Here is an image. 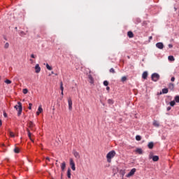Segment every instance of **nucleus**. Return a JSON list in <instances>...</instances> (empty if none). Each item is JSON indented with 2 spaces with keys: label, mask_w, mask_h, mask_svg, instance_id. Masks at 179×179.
Returning a JSON list of instances; mask_svg holds the SVG:
<instances>
[{
  "label": "nucleus",
  "mask_w": 179,
  "mask_h": 179,
  "mask_svg": "<svg viewBox=\"0 0 179 179\" xmlns=\"http://www.w3.org/2000/svg\"><path fill=\"white\" fill-rule=\"evenodd\" d=\"M14 108H15V110H17V111H18L17 115H18V117H20V115H22V111L23 110L22 107V103L17 102V105L15 106Z\"/></svg>",
  "instance_id": "1"
},
{
  "label": "nucleus",
  "mask_w": 179,
  "mask_h": 179,
  "mask_svg": "<svg viewBox=\"0 0 179 179\" xmlns=\"http://www.w3.org/2000/svg\"><path fill=\"white\" fill-rule=\"evenodd\" d=\"M114 156H115V151L114 150H112L107 154L106 159L108 163H111V159L113 157H114Z\"/></svg>",
  "instance_id": "2"
},
{
  "label": "nucleus",
  "mask_w": 179,
  "mask_h": 179,
  "mask_svg": "<svg viewBox=\"0 0 179 179\" xmlns=\"http://www.w3.org/2000/svg\"><path fill=\"white\" fill-rule=\"evenodd\" d=\"M151 78L153 82H157V80L160 79V76L158 73H155L152 74Z\"/></svg>",
  "instance_id": "3"
},
{
  "label": "nucleus",
  "mask_w": 179,
  "mask_h": 179,
  "mask_svg": "<svg viewBox=\"0 0 179 179\" xmlns=\"http://www.w3.org/2000/svg\"><path fill=\"white\" fill-rule=\"evenodd\" d=\"M69 162L71 169L73 170V171H75V170H76V167L75 166V162L73 161V159L70 158Z\"/></svg>",
  "instance_id": "4"
},
{
  "label": "nucleus",
  "mask_w": 179,
  "mask_h": 179,
  "mask_svg": "<svg viewBox=\"0 0 179 179\" xmlns=\"http://www.w3.org/2000/svg\"><path fill=\"white\" fill-rule=\"evenodd\" d=\"M28 127L29 128H30L31 131H36V129L34 128V127H36V124H34L33 122L29 121L28 123Z\"/></svg>",
  "instance_id": "5"
},
{
  "label": "nucleus",
  "mask_w": 179,
  "mask_h": 179,
  "mask_svg": "<svg viewBox=\"0 0 179 179\" xmlns=\"http://www.w3.org/2000/svg\"><path fill=\"white\" fill-rule=\"evenodd\" d=\"M135 173H136V169L134 168L132 169L130 172L126 176V177L129 178V177H132V176H134V174H135Z\"/></svg>",
  "instance_id": "6"
},
{
  "label": "nucleus",
  "mask_w": 179,
  "mask_h": 179,
  "mask_svg": "<svg viewBox=\"0 0 179 179\" xmlns=\"http://www.w3.org/2000/svg\"><path fill=\"white\" fill-rule=\"evenodd\" d=\"M68 104H69V111H72V99L71 97L68 98Z\"/></svg>",
  "instance_id": "7"
},
{
  "label": "nucleus",
  "mask_w": 179,
  "mask_h": 179,
  "mask_svg": "<svg viewBox=\"0 0 179 179\" xmlns=\"http://www.w3.org/2000/svg\"><path fill=\"white\" fill-rule=\"evenodd\" d=\"M157 48H159V50H163L164 48V45L162 42H159L156 43Z\"/></svg>",
  "instance_id": "8"
},
{
  "label": "nucleus",
  "mask_w": 179,
  "mask_h": 179,
  "mask_svg": "<svg viewBox=\"0 0 179 179\" xmlns=\"http://www.w3.org/2000/svg\"><path fill=\"white\" fill-rule=\"evenodd\" d=\"M41 71V68L40 67L39 64H36L35 66V72L36 73H40V71Z\"/></svg>",
  "instance_id": "9"
},
{
  "label": "nucleus",
  "mask_w": 179,
  "mask_h": 179,
  "mask_svg": "<svg viewBox=\"0 0 179 179\" xmlns=\"http://www.w3.org/2000/svg\"><path fill=\"white\" fill-rule=\"evenodd\" d=\"M73 155L76 157V159H80V155L76 150L73 151Z\"/></svg>",
  "instance_id": "10"
},
{
  "label": "nucleus",
  "mask_w": 179,
  "mask_h": 179,
  "mask_svg": "<svg viewBox=\"0 0 179 179\" xmlns=\"http://www.w3.org/2000/svg\"><path fill=\"white\" fill-rule=\"evenodd\" d=\"M88 78L90 79V83L91 85H93V83H94V79L93 78V76H92V75H88Z\"/></svg>",
  "instance_id": "11"
},
{
  "label": "nucleus",
  "mask_w": 179,
  "mask_h": 179,
  "mask_svg": "<svg viewBox=\"0 0 179 179\" xmlns=\"http://www.w3.org/2000/svg\"><path fill=\"white\" fill-rule=\"evenodd\" d=\"M60 90H61V94L62 96H64V83L62 81L60 82Z\"/></svg>",
  "instance_id": "12"
},
{
  "label": "nucleus",
  "mask_w": 179,
  "mask_h": 179,
  "mask_svg": "<svg viewBox=\"0 0 179 179\" xmlns=\"http://www.w3.org/2000/svg\"><path fill=\"white\" fill-rule=\"evenodd\" d=\"M66 167V164L65 163V162H62L61 165L62 171H64Z\"/></svg>",
  "instance_id": "13"
},
{
  "label": "nucleus",
  "mask_w": 179,
  "mask_h": 179,
  "mask_svg": "<svg viewBox=\"0 0 179 179\" xmlns=\"http://www.w3.org/2000/svg\"><path fill=\"white\" fill-rule=\"evenodd\" d=\"M143 79H148V71H144L142 74Z\"/></svg>",
  "instance_id": "14"
},
{
  "label": "nucleus",
  "mask_w": 179,
  "mask_h": 179,
  "mask_svg": "<svg viewBox=\"0 0 179 179\" xmlns=\"http://www.w3.org/2000/svg\"><path fill=\"white\" fill-rule=\"evenodd\" d=\"M127 36L129 38H132L134 37V33L131 31L127 32Z\"/></svg>",
  "instance_id": "15"
},
{
  "label": "nucleus",
  "mask_w": 179,
  "mask_h": 179,
  "mask_svg": "<svg viewBox=\"0 0 179 179\" xmlns=\"http://www.w3.org/2000/svg\"><path fill=\"white\" fill-rule=\"evenodd\" d=\"M27 133H28V136L29 138V139H31V141L32 142H34V141L33 139H31V133H30V130L29 129H27Z\"/></svg>",
  "instance_id": "16"
},
{
  "label": "nucleus",
  "mask_w": 179,
  "mask_h": 179,
  "mask_svg": "<svg viewBox=\"0 0 179 179\" xmlns=\"http://www.w3.org/2000/svg\"><path fill=\"white\" fill-rule=\"evenodd\" d=\"M136 153H138V155H142L143 153V151L142 150V148H137L136 150Z\"/></svg>",
  "instance_id": "17"
},
{
  "label": "nucleus",
  "mask_w": 179,
  "mask_h": 179,
  "mask_svg": "<svg viewBox=\"0 0 179 179\" xmlns=\"http://www.w3.org/2000/svg\"><path fill=\"white\" fill-rule=\"evenodd\" d=\"M153 162H158L159 161V156L155 155L152 157Z\"/></svg>",
  "instance_id": "18"
},
{
  "label": "nucleus",
  "mask_w": 179,
  "mask_h": 179,
  "mask_svg": "<svg viewBox=\"0 0 179 179\" xmlns=\"http://www.w3.org/2000/svg\"><path fill=\"white\" fill-rule=\"evenodd\" d=\"M149 149H153L154 143L153 142H150L148 145Z\"/></svg>",
  "instance_id": "19"
},
{
  "label": "nucleus",
  "mask_w": 179,
  "mask_h": 179,
  "mask_svg": "<svg viewBox=\"0 0 179 179\" xmlns=\"http://www.w3.org/2000/svg\"><path fill=\"white\" fill-rule=\"evenodd\" d=\"M162 93H163V94H167V93H169V89H167V88H164V89L162 90Z\"/></svg>",
  "instance_id": "20"
},
{
  "label": "nucleus",
  "mask_w": 179,
  "mask_h": 179,
  "mask_svg": "<svg viewBox=\"0 0 179 179\" xmlns=\"http://www.w3.org/2000/svg\"><path fill=\"white\" fill-rule=\"evenodd\" d=\"M67 177L68 178H71V169L67 170Z\"/></svg>",
  "instance_id": "21"
},
{
  "label": "nucleus",
  "mask_w": 179,
  "mask_h": 179,
  "mask_svg": "<svg viewBox=\"0 0 179 179\" xmlns=\"http://www.w3.org/2000/svg\"><path fill=\"white\" fill-rule=\"evenodd\" d=\"M46 68L48 71H52V67H51L48 64H46Z\"/></svg>",
  "instance_id": "22"
},
{
  "label": "nucleus",
  "mask_w": 179,
  "mask_h": 179,
  "mask_svg": "<svg viewBox=\"0 0 179 179\" xmlns=\"http://www.w3.org/2000/svg\"><path fill=\"white\" fill-rule=\"evenodd\" d=\"M168 59L169 61H174L175 60L174 56H169Z\"/></svg>",
  "instance_id": "23"
},
{
  "label": "nucleus",
  "mask_w": 179,
  "mask_h": 179,
  "mask_svg": "<svg viewBox=\"0 0 179 179\" xmlns=\"http://www.w3.org/2000/svg\"><path fill=\"white\" fill-rule=\"evenodd\" d=\"M22 93H24V94H27V93H29V90L27 88L23 89Z\"/></svg>",
  "instance_id": "24"
},
{
  "label": "nucleus",
  "mask_w": 179,
  "mask_h": 179,
  "mask_svg": "<svg viewBox=\"0 0 179 179\" xmlns=\"http://www.w3.org/2000/svg\"><path fill=\"white\" fill-rule=\"evenodd\" d=\"M170 106H171V107H174V106H176V101H171L170 102Z\"/></svg>",
  "instance_id": "25"
},
{
  "label": "nucleus",
  "mask_w": 179,
  "mask_h": 179,
  "mask_svg": "<svg viewBox=\"0 0 179 179\" xmlns=\"http://www.w3.org/2000/svg\"><path fill=\"white\" fill-rule=\"evenodd\" d=\"M8 132H9V134H10V136L11 137V138H15V134H13V132H12L11 131H8Z\"/></svg>",
  "instance_id": "26"
},
{
  "label": "nucleus",
  "mask_w": 179,
  "mask_h": 179,
  "mask_svg": "<svg viewBox=\"0 0 179 179\" xmlns=\"http://www.w3.org/2000/svg\"><path fill=\"white\" fill-rule=\"evenodd\" d=\"M169 87L171 90H173V89H174V84L170 83Z\"/></svg>",
  "instance_id": "27"
},
{
  "label": "nucleus",
  "mask_w": 179,
  "mask_h": 179,
  "mask_svg": "<svg viewBox=\"0 0 179 179\" xmlns=\"http://www.w3.org/2000/svg\"><path fill=\"white\" fill-rule=\"evenodd\" d=\"M153 125L154 127H159V122H157V121L154 120Z\"/></svg>",
  "instance_id": "28"
},
{
  "label": "nucleus",
  "mask_w": 179,
  "mask_h": 179,
  "mask_svg": "<svg viewBox=\"0 0 179 179\" xmlns=\"http://www.w3.org/2000/svg\"><path fill=\"white\" fill-rule=\"evenodd\" d=\"M5 83H6V85H10V83H12V81L10 80H6Z\"/></svg>",
  "instance_id": "29"
},
{
  "label": "nucleus",
  "mask_w": 179,
  "mask_h": 179,
  "mask_svg": "<svg viewBox=\"0 0 179 179\" xmlns=\"http://www.w3.org/2000/svg\"><path fill=\"white\" fill-rule=\"evenodd\" d=\"M175 101H176V103H179V96L178 95L175 96Z\"/></svg>",
  "instance_id": "30"
},
{
  "label": "nucleus",
  "mask_w": 179,
  "mask_h": 179,
  "mask_svg": "<svg viewBox=\"0 0 179 179\" xmlns=\"http://www.w3.org/2000/svg\"><path fill=\"white\" fill-rule=\"evenodd\" d=\"M4 48L6 50L9 48V43H6L4 45Z\"/></svg>",
  "instance_id": "31"
},
{
  "label": "nucleus",
  "mask_w": 179,
  "mask_h": 179,
  "mask_svg": "<svg viewBox=\"0 0 179 179\" xmlns=\"http://www.w3.org/2000/svg\"><path fill=\"white\" fill-rule=\"evenodd\" d=\"M120 173L122 174V177H124V176H125V171L120 170Z\"/></svg>",
  "instance_id": "32"
},
{
  "label": "nucleus",
  "mask_w": 179,
  "mask_h": 179,
  "mask_svg": "<svg viewBox=\"0 0 179 179\" xmlns=\"http://www.w3.org/2000/svg\"><path fill=\"white\" fill-rule=\"evenodd\" d=\"M141 20L140 18H136V24H138V23H141Z\"/></svg>",
  "instance_id": "33"
},
{
  "label": "nucleus",
  "mask_w": 179,
  "mask_h": 179,
  "mask_svg": "<svg viewBox=\"0 0 179 179\" xmlns=\"http://www.w3.org/2000/svg\"><path fill=\"white\" fill-rule=\"evenodd\" d=\"M38 112L43 113V108H41V106H40L38 108Z\"/></svg>",
  "instance_id": "34"
},
{
  "label": "nucleus",
  "mask_w": 179,
  "mask_h": 179,
  "mask_svg": "<svg viewBox=\"0 0 179 179\" xmlns=\"http://www.w3.org/2000/svg\"><path fill=\"white\" fill-rule=\"evenodd\" d=\"M109 72H110V73H115V70H114V69L111 68V69L109 70Z\"/></svg>",
  "instance_id": "35"
},
{
  "label": "nucleus",
  "mask_w": 179,
  "mask_h": 179,
  "mask_svg": "<svg viewBox=\"0 0 179 179\" xmlns=\"http://www.w3.org/2000/svg\"><path fill=\"white\" fill-rule=\"evenodd\" d=\"M136 139L137 141H141V139H142V137H141V136H139V135H137V136H136Z\"/></svg>",
  "instance_id": "36"
},
{
  "label": "nucleus",
  "mask_w": 179,
  "mask_h": 179,
  "mask_svg": "<svg viewBox=\"0 0 179 179\" xmlns=\"http://www.w3.org/2000/svg\"><path fill=\"white\" fill-rule=\"evenodd\" d=\"M108 104H113L114 101H113V99H108Z\"/></svg>",
  "instance_id": "37"
},
{
  "label": "nucleus",
  "mask_w": 179,
  "mask_h": 179,
  "mask_svg": "<svg viewBox=\"0 0 179 179\" xmlns=\"http://www.w3.org/2000/svg\"><path fill=\"white\" fill-rule=\"evenodd\" d=\"M121 80H122V82H125L127 80V77L126 76L122 77Z\"/></svg>",
  "instance_id": "38"
},
{
  "label": "nucleus",
  "mask_w": 179,
  "mask_h": 179,
  "mask_svg": "<svg viewBox=\"0 0 179 179\" xmlns=\"http://www.w3.org/2000/svg\"><path fill=\"white\" fill-rule=\"evenodd\" d=\"M14 152H15V153H19V152H20L19 148H15L14 149Z\"/></svg>",
  "instance_id": "39"
},
{
  "label": "nucleus",
  "mask_w": 179,
  "mask_h": 179,
  "mask_svg": "<svg viewBox=\"0 0 179 179\" xmlns=\"http://www.w3.org/2000/svg\"><path fill=\"white\" fill-rule=\"evenodd\" d=\"M103 85L104 86H108V81L107 80L103 81Z\"/></svg>",
  "instance_id": "40"
},
{
  "label": "nucleus",
  "mask_w": 179,
  "mask_h": 179,
  "mask_svg": "<svg viewBox=\"0 0 179 179\" xmlns=\"http://www.w3.org/2000/svg\"><path fill=\"white\" fill-rule=\"evenodd\" d=\"M33 106L32 103H29V110H31V106Z\"/></svg>",
  "instance_id": "41"
},
{
  "label": "nucleus",
  "mask_w": 179,
  "mask_h": 179,
  "mask_svg": "<svg viewBox=\"0 0 179 179\" xmlns=\"http://www.w3.org/2000/svg\"><path fill=\"white\" fill-rule=\"evenodd\" d=\"M3 117H5V118L8 117V114H6V112H3Z\"/></svg>",
  "instance_id": "42"
},
{
  "label": "nucleus",
  "mask_w": 179,
  "mask_h": 179,
  "mask_svg": "<svg viewBox=\"0 0 179 179\" xmlns=\"http://www.w3.org/2000/svg\"><path fill=\"white\" fill-rule=\"evenodd\" d=\"M171 82H174L176 80V78L174 77H172L171 79Z\"/></svg>",
  "instance_id": "43"
},
{
  "label": "nucleus",
  "mask_w": 179,
  "mask_h": 179,
  "mask_svg": "<svg viewBox=\"0 0 179 179\" xmlns=\"http://www.w3.org/2000/svg\"><path fill=\"white\" fill-rule=\"evenodd\" d=\"M31 58H36V55H34V54H31Z\"/></svg>",
  "instance_id": "44"
},
{
  "label": "nucleus",
  "mask_w": 179,
  "mask_h": 179,
  "mask_svg": "<svg viewBox=\"0 0 179 179\" xmlns=\"http://www.w3.org/2000/svg\"><path fill=\"white\" fill-rule=\"evenodd\" d=\"M166 110L167 111H170L171 110V107L169 106Z\"/></svg>",
  "instance_id": "45"
},
{
  "label": "nucleus",
  "mask_w": 179,
  "mask_h": 179,
  "mask_svg": "<svg viewBox=\"0 0 179 179\" xmlns=\"http://www.w3.org/2000/svg\"><path fill=\"white\" fill-rule=\"evenodd\" d=\"M172 47H173V45H171V44H169V48H171Z\"/></svg>",
  "instance_id": "46"
},
{
  "label": "nucleus",
  "mask_w": 179,
  "mask_h": 179,
  "mask_svg": "<svg viewBox=\"0 0 179 179\" xmlns=\"http://www.w3.org/2000/svg\"><path fill=\"white\" fill-rule=\"evenodd\" d=\"M0 127H2V120H0Z\"/></svg>",
  "instance_id": "47"
},
{
  "label": "nucleus",
  "mask_w": 179,
  "mask_h": 179,
  "mask_svg": "<svg viewBox=\"0 0 179 179\" xmlns=\"http://www.w3.org/2000/svg\"><path fill=\"white\" fill-rule=\"evenodd\" d=\"M106 90H108V92L110 90V87H107Z\"/></svg>",
  "instance_id": "48"
},
{
  "label": "nucleus",
  "mask_w": 179,
  "mask_h": 179,
  "mask_svg": "<svg viewBox=\"0 0 179 179\" xmlns=\"http://www.w3.org/2000/svg\"><path fill=\"white\" fill-rule=\"evenodd\" d=\"M152 38H153L152 36L149 37V41H150V40H152Z\"/></svg>",
  "instance_id": "49"
},
{
  "label": "nucleus",
  "mask_w": 179,
  "mask_h": 179,
  "mask_svg": "<svg viewBox=\"0 0 179 179\" xmlns=\"http://www.w3.org/2000/svg\"><path fill=\"white\" fill-rule=\"evenodd\" d=\"M14 80H18L17 77H15Z\"/></svg>",
  "instance_id": "50"
},
{
  "label": "nucleus",
  "mask_w": 179,
  "mask_h": 179,
  "mask_svg": "<svg viewBox=\"0 0 179 179\" xmlns=\"http://www.w3.org/2000/svg\"><path fill=\"white\" fill-rule=\"evenodd\" d=\"M40 113H41L38 112V111L36 112V115H40Z\"/></svg>",
  "instance_id": "51"
},
{
  "label": "nucleus",
  "mask_w": 179,
  "mask_h": 179,
  "mask_svg": "<svg viewBox=\"0 0 179 179\" xmlns=\"http://www.w3.org/2000/svg\"><path fill=\"white\" fill-rule=\"evenodd\" d=\"M46 160H48V162H50V157H47Z\"/></svg>",
  "instance_id": "52"
},
{
  "label": "nucleus",
  "mask_w": 179,
  "mask_h": 179,
  "mask_svg": "<svg viewBox=\"0 0 179 179\" xmlns=\"http://www.w3.org/2000/svg\"><path fill=\"white\" fill-rule=\"evenodd\" d=\"M21 34H24V32L22 31H21Z\"/></svg>",
  "instance_id": "53"
},
{
  "label": "nucleus",
  "mask_w": 179,
  "mask_h": 179,
  "mask_svg": "<svg viewBox=\"0 0 179 179\" xmlns=\"http://www.w3.org/2000/svg\"><path fill=\"white\" fill-rule=\"evenodd\" d=\"M51 73H52V75H54V71H52Z\"/></svg>",
  "instance_id": "54"
},
{
  "label": "nucleus",
  "mask_w": 179,
  "mask_h": 179,
  "mask_svg": "<svg viewBox=\"0 0 179 179\" xmlns=\"http://www.w3.org/2000/svg\"><path fill=\"white\" fill-rule=\"evenodd\" d=\"M30 61H31V62H33V59H31Z\"/></svg>",
  "instance_id": "55"
},
{
  "label": "nucleus",
  "mask_w": 179,
  "mask_h": 179,
  "mask_svg": "<svg viewBox=\"0 0 179 179\" xmlns=\"http://www.w3.org/2000/svg\"><path fill=\"white\" fill-rule=\"evenodd\" d=\"M2 146H5V144H2Z\"/></svg>",
  "instance_id": "56"
},
{
  "label": "nucleus",
  "mask_w": 179,
  "mask_h": 179,
  "mask_svg": "<svg viewBox=\"0 0 179 179\" xmlns=\"http://www.w3.org/2000/svg\"><path fill=\"white\" fill-rule=\"evenodd\" d=\"M15 29H17V27H15Z\"/></svg>",
  "instance_id": "57"
},
{
  "label": "nucleus",
  "mask_w": 179,
  "mask_h": 179,
  "mask_svg": "<svg viewBox=\"0 0 179 179\" xmlns=\"http://www.w3.org/2000/svg\"><path fill=\"white\" fill-rule=\"evenodd\" d=\"M57 75H58V74L55 73V76H57Z\"/></svg>",
  "instance_id": "58"
},
{
  "label": "nucleus",
  "mask_w": 179,
  "mask_h": 179,
  "mask_svg": "<svg viewBox=\"0 0 179 179\" xmlns=\"http://www.w3.org/2000/svg\"><path fill=\"white\" fill-rule=\"evenodd\" d=\"M43 145L42 144H41V146H42Z\"/></svg>",
  "instance_id": "59"
},
{
  "label": "nucleus",
  "mask_w": 179,
  "mask_h": 179,
  "mask_svg": "<svg viewBox=\"0 0 179 179\" xmlns=\"http://www.w3.org/2000/svg\"><path fill=\"white\" fill-rule=\"evenodd\" d=\"M43 145L42 144H41V146H42Z\"/></svg>",
  "instance_id": "60"
},
{
  "label": "nucleus",
  "mask_w": 179,
  "mask_h": 179,
  "mask_svg": "<svg viewBox=\"0 0 179 179\" xmlns=\"http://www.w3.org/2000/svg\"><path fill=\"white\" fill-rule=\"evenodd\" d=\"M0 79H1V77H0Z\"/></svg>",
  "instance_id": "61"
},
{
  "label": "nucleus",
  "mask_w": 179,
  "mask_h": 179,
  "mask_svg": "<svg viewBox=\"0 0 179 179\" xmlns=\"http://www.w3.org/2000/svg\"><path fill=\"white\" fill-rule=\"evenodd\" d=\"M52 179H54V178H52Z\"/></svg>",
  "instance_id": "62"
}]
</instances>
